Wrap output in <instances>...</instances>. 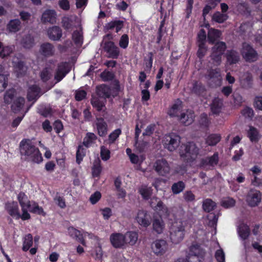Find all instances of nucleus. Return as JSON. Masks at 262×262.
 Returning <instances> with one entry per match:
<instances>
[{
    "label": "nucleus",
    "instance_id": "obj_1",
    "mask_svg": "<svg viewBox=\"0 0 262 262\" xmlns=\"http://www.w3.org/2000/svg\"><path fill=\"white\" fill-rule=\"evenodd\" d=\"M186 225L187 220L184 216L177 218L172 223L169 229V238L172 244L178 245L184 239Z\"/></svg>",
    "mask_w": 262,
    "mask_h": 262
},
{
    "label": "nucleus",
    "instance_id": "obj_2",
    "mask_svg": "<svg viewBox=\"0 0 262 262\" xmlns=\"http://www.w3.org/2000/svg\"><path fill=\"white\" fill-rule=\"evenodd\" d=\"M20 151L22 155L26 156L28 161L39 163L42 161L41 154L38 149L29 139H24L20 143Z\"/></svg>",
    "mask_w": 262,
    "mask_h": 262
},
{
    "label": "nucleus",
    "instance_id": "obj_3",
    "mask_svg": "<svg viewBox=\"0 0 262 262\" xmlns=\"http://www.w3.org/2000/svg\"><path fill=\"white\" fill-rule=\"evenodd\" d=\"M199 153V148L193 142L182 144L179 149V155L181 159L187 162L194 160Z\"/></svg>",
    "mask_w": 262,
    "mask_h": 262
},
{
    "label": "nucleus",
    "instance_id": "obj_4",
    "mask_svg": "<svg viewBox=\"0 0 262 262\" xmlns=\"http://www.w3.org/2000/svg\"><path fill=\"white\" fill-rule=\"evenodd\" d=\"M226 48V43L223 41L217 42L212 48L210 57L214 64L219 66L221 64L222 56Z\"/></svg>",
    "mask_w": 262,
    "mask_h": 262
},
{
    "label": "nucleus",
    "instance_id": "obj_5",
    "mask_svg": "<svg viewBox=\"0 0 262 262\" xmlns=\"http://www.w3.org/2000/svg\"><path fill=\"white\" fill-rule=\"evenodd\" d=\"M241 53L243 58L248 62H254L258 58L257 52L249 44L246 42L243 43Z\"/></svg>",
    "mask_w": 262,
    "mask_h": 262
},
{
    "label": "nucleus",
    "instance_id": "obj_6",
    "mask_svg": "<svg viewBox=\"0 0 262 262\" xmlns=\"http://www.w3.org/2000/svg\"><path fill=\"white\" fill-rule=\"evenodd\" d=\"M262 194L256 189H251L246 196V202L251 207L258 206L261 201Z\"/></svg>",
    "mask_w": 262,
    "mask_h": 262
},
{
    "label": "nucleus",
    "instance_id": "obj_7",
    "mask_svg": "<svg viewBox=\"0 0 262 262\" xmlns=\"http://www.w3.org/2000/svg\"><path fill=\"white\" fill-rule=\"evenodd\" d=\"M181 142V138L175 134H170L165 137V146L170 151L175 150L179 146Z\"/></svg>",
    "mask_w": 262,
    "mask_h": 262
},
{
    "label": "nucleus",
    "instance_id": "obj_8",
    "mask_svg": "<svg viewBox=\"0 0 262 262\" xmlns=\"http://www.w3.org/2000/svg\"><path fill=\"white\" fill-rule=\"evenodd\" d=\"M103 49L108 54V57L113 59H117L120 54L119 48L113 41H105L103 45Z\"/></svg>",
    "mask_w": 262,
    "mask_h": 262
},
{
    "label": "nucleus",
    "instance_id": "obj_9",
    "mask_svg": "<svg viewBox=\"0 0 262 262\" xmlns=\"http://www.w3.org/2000/svg\"><path fill=\"white\" fill-rule=\"evenodd\" d=\"M155 170L159 174L165 176L168 173L170 170V167L167 161L163 159L157 160L154 164Z\"/></svg>",
    "mask_w": 262,
    "mask_h": 262
},
{
    "label": "nucleus",
    "instance_id": "obj_10",
    "mask_svg": "<svg viewBox=\"0 0 262 262\" xmlns=\"http://www.w3.org/2000/svg\"><path fill=\"white\" fill-rule=\"evenodd\" d=\"M168 245L164 239L157 240L153 243L152 249L157 255H162L168 250Z\"/></svg>",
    "mask_w": 262,
    "mask_h": 262
},
{
    "label": "nucleus",
    "instance_id": "obj_11",
    "mask_svg": "<svg viewBox=\"0 0 262 262\" xmlns=\"http://www.w3.org/2000/svg\"><path fill=\"white\" fill-rule=\"evenodd\" d=\"M110 241L113 246L116 248L125 247L124 234L120 233H114L110 235Z\"/></svg>",
    "mask_w": 262,
    "mask_h": 262
},
{
    "label": "nucleus",
    "instance_id": "obj_12",
    "mask_svg": "<svg viewBox=\"0 0 262 262\" xmlns=\"http://www.w3.org/2000/svg\"><path fill=\"white\" fill-rule=\"evenodd\" d=\"M68 233L70 236L75 238L77 241L80 242L83 246H85V243L83 239L84 237L88 236L89 238L93 237V235L88 232L84 233V235L80 234V232L78 230L74 228L73 227H70L68 229Z\"/></svg>",
    "mask_w": 262,
    "mask_h": 262
},
{
    "label": "nucleus",
    "instance_id": "obj_13",
    "mask_svg": "<svg viewBox=\"0 0 262 262\" xmlns=\"http://www.w3.org/2000/svg\"><path fill=\"white\" fill-rule=\"evenodd\" d=\"M69 71L70 70L68 63H61L59 64L54 75V79L56 81V82H58L61 80Z\"/></svg>",
    "mask_w": 262,
    "mask_h": 262
},
{
    "label": "nucleus",
    "instance_id": "obj_14",
    "mask_svg": "<svg viewBox=\"0 0 262 262\" xmlns=\"http://www.w3.org/2000/svg\"><path fill=\"white\" fill-rule=\"evenodd\" d=\"M135 219L138 224L143 227H146L150 224V217L145 210H139Z\"/></svg>",
    "mask_w": 262,
    "mask_h": 262
},
{
    "label": "nucleus",
    "instance_id": "obj_15",
    "mask_svg": "<svg viewBox=\"0 0 262 262\" xmlns=\"http://www.w3.org/2000/svg\"><path fill=\"white\" fill-rule=\"evenodd\" d=\"M14 72L17 77H20L25 74L27 72V67L24 62L18 60V59H14L12 61Z\"/></svg>",
    "mask_w": 262,
    "mask_h": 262
},
{
    "label": "nucleus",
    "instance_id": "obj_16",
    "mask_svg": "<svg viewBox=\"0 0 262 262\" xmlns=\"http://www.w3.org/2000/svg\"><path fill=\"white\" fill-rule=\"evenodd\" d=\"M78 23V19L75 15L64 16L62 18L61 21L62 27L66 30L72 29Z\"/></svg>",
    "mask_w": 262,
    "mask_h": 262
},
{
    "label": "nucleus",
    "instance_id": "obj_17",
    "mask_svg": "<svg viewBox=\"0 0 262 262\" xmlns=\"http://www.w3.org/2000/svg\"><path fill=\"white\" fill-rule=\"evenodd\" d=\"M241 86L245 89H249L252 88L253 80L252 75L246 72L243 74L239 78Z\"/></svg>",
    "mask_w": 262,
    "mask_h": 262
},
{
    "label": "nucleus",
    "instance_id": "obj_18",
    "mask_svg": "<svg viewBox=\"0 0 262 262\" xmlns=\"http://www.w3.org/2000/svg\"><path fill=\"white\" fill-rule=\"evenodd\" d=\"M55 65L53 64H47L40 72V78L43 82H46L51 78L53 75V69Z\"/></svg>",
    "mask_w": 262,
    "mask_h": 262
},
{
    "label": "nucleus",
    "instance_id": "obj_19",
    "mask_svg": "<svg viewBox=\"0 0 262 262\" xmlns=\"http://www.w3.org/2000/svg\"><path fill=\"white\" fill-rule=\"evenodd\" d=\"M56 12L54 10H45L41 16V20L43 23L54 24L56 21Z\"/></svg>",
    "mask_w": 262,
    "mask_h": 262
},
{
    "label": "nucleus",
    "instance_id": "obj_20",
    "mask_svg": "<svg viewBox=\"0 0 262 262\" xmlns=\"http://www.w3.org/2000/svg\"><path fill=\"white\" fill-rule=\"evenodd\" d=\"M106 102V99L98 97H93L91 99L92 106L99 112H104L105 111Z\"/></svg>",
    "mask_w": 262,
    "mask_h": 262
},
{
    "label": "nucleus",
    "instance_id": "obj_21",
    "mask_svg": "<svg viewBox=\"0 0 262 262\" xmlns=\"http://www.w3.org/2000/svg\"><path fill=\"white\" fill-rule=\"evenodd\" d=\"M40 89L36 85L29 87L27 97L29 101H36L40 96Z\"/></svg>",
    "mask_w": 262,
    "mask_h": 262
},
{
    "label": "nucleus",
    "instance_id": "obj_22",
    "mask_svg": "<svg viewBox=\"0 0 262 262\" xmlns=\"http://www.w3.org/2000/svg\"><path fill=\"white\" fill-rule=\"evenodd\" d=\"M153 230L158 234L162 233L165 229V223L161 216H154L152 222Z\"/></svg>",
    "mask_w": 262,
    "mask_h": 262
},
{
    "label": "nucleus",
    "instance_id": "obj_23",
    "mask_svg": "<svg viewBox=\"0 0 262 262\" xmlns=\"http://www.w3.org/2000/svg\"><path fill=\"white\" fill-rule=\"evenodd\" d=\"M47 33L49 38L53 40H58L62 36V30L57 26L49 28Z\"/></svg>",
    "mask_w": 262,
    "mask_h": 262
},
{
    "label": "nucleus",
    "instance_id": "obj_24",
    "mask_svg": "<svg viewBox=\"0 0 262 262\" xmlns=\"http://www.w3.org/2000/svg\"><path fill=\"white\" fill-rule=\"evenodd\" d=\"M6 208L7 211L11 216L17 220L20 219V214L16 202H13L7 204Z\"/></svg>",
    "mask_w": 262,
    "mask_h": 262
},
{
    "label": "nucleus",
    "instance_id": "obj_25",
    "mask_svg": "<svg viewBox=\"0 0 262 262\" xmlns=\"http://www.w3.org/2000/svg\"><path fill=\"white\" fill-rule=\"evenodd\" d=\"M194 118V113L192 111L188 110L186 113H182L179 118L180 121L185 125L191 124Z\"/></svg>",
    "mask_w": 262,
    "mask_h": 262
},
{
    "label": "nucleus",
    "instance_id": "obj_26",
    "mask_svg": "<svg viewBox=\"0 0 262 262\" xmlns=\"http://www.w3.org/2000/svg\"><path fill=\"white\" fill-rule=\"evenodd\" d=\"M39 51L45 56H51L54 54L55 49L51 43L45 42L40 46Z\"/></svg>",
    "mask_w": 262,
    "mask_h": 262
},
{
    "label": "nucleus",
    "instance_id": "obj_27",
    "mask_svg": "<svg viewBox=\"0 0 262 262\" xmlns=\"http://www.w3.org/2000/svg\"><path fill=\"white\" fill-rule=\"evenodd\" d=\"M96 93L99 97L106 99L111 96V90L109 86L102 84L97 86Z\"/></svg>",
    "mask_w": 262,
    "mask_h": 262
},
{
    "label": "nucleus",
    "instance_id": "obj_28",
    "mask_svg": "<svg viewBox=\"0 0 262 262\" xmlns=\"http://www.w3.org/2000/svg\"><path fill=\"white\" fill-rule=\"evenodd\" d=\"M125 246L129 245L133 246L136 243L138 238V233L134 231H128L124 234Z\"/></svg>",
    "mask_w": 262,
    "mask_h": 262
},
{
    "label": "nucleus",
    "instance_id": "obj_29",
    "mask_svg": "<svg viewBox=\"0 0 262 262\" xmlns=\"http://www.w3.org/2000/svg\"><path fill=\"white\" fill-rule=\"evenodd\" d=\"M96 124L98 135L101 137L105 136L107 134V125L103 119H97Z\"/></svg>",
    "mask_w": 262,
    "mask_h": 262
},
{
    "label": "nucleus",
    "instance_id": "obj_30",
    "mask_svg": "<svg viewBox=\"0 0 262 262\" xmlns=\"http://www.w3.org/2000/svg\"><path fill=\"white\" fill-rule=\"evenodd\" d=\"M191 253V258L198 256L199 258H203L205 254V251L198 245H193L190 247V252Z\"/></svg>",
    "mask_w": 262,
    "mask_h": 262
},
{
    "label": "nucleus",
    "instance_id": "obj_31",
    "mask_svg": "<svg viewBox=\"0 0 262 262\" xmlns=\"http://www.w3.org/2000/svg\"><path fill=\"white\" fill-rule=\"evenodd\" d=\"M221 32L215 29H210L208 32V39L210 43L213 44L221 35Z\"/></svg>",
    "mask_w": 262,
    "mask_h": 262
},
{
    "label": "nucleus",
    "instance_id": "obj_32",
    "mask_svg": "<svg viewBox=\"0 0 262 262\" xmlns=\"http://www.w3.org/2000/svg\"><path fill=\"white\" fill-rule=\"evenodd\" d=\"M182 101L179 99H177L169 111V115L170 116L178 117L179 114L182 108Z\"/></svg>",
    "mask_w": 262,
    "mask_h": 262
},
{
    "label": "nucleus",
    "instance_id": "obj_33",
    "mask_svg": "<svg viewBox=\"0 0 262 262\" xmlns=\"http://www.w3.org/2000/svg\"><path fill=\"white\" fill-rule=\"evenodd\" d=\"M211 110L213 114H219L223 106V101L219 98H214L211 104Z\"/></svg>",
    "mask_w": 262,
    "mask_h": 262
},
{
    "label": "nucleus",
    "instance_id": "obj_34",
    "mask_svg": "<svg viewBox=\"0 0 262 262\" xmlns=\"http://www.w3.org/2000/svg\"><path fill=\"white\" fill-rule=\"evenodd\" d=\"M72 39L77 47H80L83 43V32L81 30L75 31L72 34Z\"/></svg>",
    "mask_w": 262,
    "mask_h": 262
},
{
    "label": "nucleus",
    "instance_id": "obj_35",
    "mask_svg": "<svg viewBox=\"0 0 262 262\" xmlns=\"http://www.w3.org/2000/svg\"><path fill=\"white\" fill-rule=\"evenodd\" d=\"M227 59L230 64L237 63L239 60L238 53L234 50L228 51L227 53Z\"/></svg>",
    "mask_w": 262,
    "mask_h": 262
},
{
    "label": "nucleus",
    "instance_id": "obj_36",
    "mask_svg": "<svg viewBox=\"0 0 262 262\" xmlns=\"http://www.w3.org/2000/svg\"><path fill=\"white\" fill-rule=\"evenodd\" d=\"M97 138V136L94 133H88L83 139V144L85 146L88 147L94 143Z\"/></svg>",
    "mask_w": 262,
    "mask_h": 262
},
{
    "label": "nucleus",
    "instance_id": "obj_37",
    "mask_svg": "<svg viewBox=\"0 0 262 262\" xmlns=\"http://www.w3.org/2000/svg\"><path fill=\"white\" fill-rule=\"evenodd\" d=\"M25 100L23 97H18L13 102L12 105V109L14 112L17 113L20 111L24 106Z\"/></svg>",
    "mask_w": 262,
    "mask_h": 262
},
{
    "label": "nucleus",
    "instance_id": "obj_38",
    "mask_svg": "<svg viewBox=\"0 0 262 262\" xmlns=\"http://www.w3.org/2000/svg\"><path fill=\"white\" fill-rule=\"evenodd\" d=\"M221 137L219 134H211L206 139V143L209 146H214L221 140Z\"/></svg>",
    "mask_w": 262,
    "mask_h": 262
},
{
    "label": "nucleus",
    "instance_id": "obj_39",
    "mask_svg": "<svg viewBox=\"0 0 262 262\" xmlns=\"http://www.w3.org/2000/svg\"><path fill=\"white\" fill-rule=\"evenodd\" d=\"M17 199L21 208L30 207V202L28 200L27 196L24 192H20L18 194Z\"/></svg>",
    "mask_w": 262,
    "mask_h": 262
},
{
    "label": "nucleus",
    "instance_id": "obj_40",
    "mask_svg": "<svg viewBox=\"0 0 262 262\" xmlns=\"http://www.w3.org/2000/svg\"><path fill=\"white\" fill-rule=\"evenodd\" d=\"M238 234L243 239L247 238L250 234V229L249 227L245 224H241L239 226Z\"/></svg>",
    "mask_w": 262,
    "mask_h": 262
},
{
    "label": "nucleus",
    "instance_id": "obj_41",
    "mask_svg": "<svg viewBox=\"0 0 262 262\" xmlns=\"http://www.w3.org/2000/svg\"><path fill=\"white\" fill-rule=\"evenodd\" d=\"M33 245V236L31 234H27L23 239V250L28 251Z\"/></svg>",
    "mask_w": 262,
    "mask_h": 262
},
{
    "label": "nucleus",
    "instance_id": "obj_42",
    "mask_svg": "<svg viewBox=\"0 0 262 262\" xmlns=\"http://www.w3.org/2000/svg\"><path fill=\"white\" fill-rule=\"evenodd\" d=\"M8 29L10 32H16L20 29V21L18 19L11 20L8 25Z\"/></svg>",
    "mask_w": 262,
    "mask_h": 262
},
{
    "label": "nucleus",
    "instance_id": "obj_43",
    "mask_svg": "<svg viewBox=\"0 0 262 262\" xmlns=\"http://www.w3.org/2000/svg\"><path fill=\"white\" fill-rule=\"evenodd\" d=\"M248 136L252 142H256L259 139V135L256 128L250 126L248 132Z\"/></svg>",
    "mask_w": 262,
    "mask_h": 262
},
{
    "label": "nucleus",
    "instance_id": "obj_44",
    "mask_svg": "<svg viewBox=\"0 0 262 262\" xmlns=\"http://www.w3.org/2000/svg\"><path fill=\"white\" fill-rule=\"evenodd\" d=\"M219 161L218 154L215 153L211 157L206 158L203 160V164L210 166H214L217 164Z\"/></svg>",
    "mask_w": 262,
    "mask_h": 262
},
{
    "label": "nucleus",
    "instance_id": "obj_45",
    "mask_svg": "<svg viewBox=\"0 0 262 262\" xmlns=\"http://www.w3.org/2000/svg\"><path fill=\"white\" fill-rule=\"evenodd\" d=\"M215 206V203L211 199H207L203 201V208L206 212H209L212 211Z\"/></svg>",
    "mask_w": 262,
    "mask_h": 262
},
{
    "label": "nucleus",
    "instance_id": "obj_46",
    "mask_svg": "<svg viewBox=\"0 0 262 262\" xmlns=\"http://www.w3.org/2000/svg\"><path fill=\"white\" fill-rule=\"evenodd\" d=\"M228 18V16L227 14L221 13L220 12H216L214 13L212 18V20L218 23H222L226 20Z\"/></svg>",
    "mask_w": 262,
    "mask_h": 262
},
{
    "label": "nucleus",
    "instance_id": "obj_47",
    "mask_svg": "<svg viewBox=\"0 0 262 262\" xmlns=\"http://www.w3.org/2000/svg\"><path fill=\"white\" fill-rule=\"evenodd\" d=\"M139 193L143 199L148 200L152 193V190L151 187L142 186L139 189Z\"/></svg>",
    "mask_w": 262,
    "mask_h": 262
},
{
    "label": "nucleus",
    "instance_id": "obj_48",
    "mask_svg": "<svg viewBox=\"0 0 262 262\" xmlns=\"http://www.w3.org/2000/svg\"><path fill=\"white\" fill-rule=\"evenodd\" d=\"M21 43L24 48L30 49L34 45V39L30 35H27L23 38Z\"/></svg>",
    "mask_w": 262,
    "mask_h": 262
},
{
    "label": "nucleus",
    "instance_id": "obj_49",
    "mask_svg": "<svg viewBox=\"0 0 262 262\" xmlns=\"http://www.w3.org/2000/svg\"><path fill=\"white\" fill-rule=\"evenodd\" d=\"M102 170L100 165V161L99 160H95L93 163L92 167V174L93 177H97L99 176Z\"/></svg>",
    "mask_w": 262,
    "mask_h": 262
},
{
    "label": "nucleus",
    "instance_id": "obj_50",
    "mask_svg": "<svg viewBox=\"0 0 262 262\" xmlns=\"http://www.w3.org/2000/svg\"><path fill=\"white\" fill-rule=\"evenodd\" d=\"M185 188V184L182 181H179L174 183L171 186V189L173 193L178 194L182 192Z\"/></svg>",
    "mask_w": 262,
    "mask_h": 262
},
{
    "label": "nucleus",
    "instance_id": "obj_51",
    "mask_svg": "<svg viewBox=\"0 0 262 262\" xmlns=\"http://www.w3.org/2000/svg\"><path fill=\"white\" fill-rule=\"evenodd\" d=\"M237 9L240 13L245 15H248L250 13L248 4L245 3H239L237 6Z\"/></svg>",
    "mask_w": 262,
    "mask_h": 262
},
{
    "label": "nucleus",
    "instance_id": "obj_52",
    "mask_svg": "<svg viewBox=\"0 0 262 262\" xmlns=\"http://www.w3.org/2000/svg\"><path fill=\"white\" fill-rule=\"evenodd\" d=\"M208 77L212 81L215 82H220L221 80V75L219 70H212L210 71L208 74Z\"/></svg>",
    "mask_w": 262,
    "mask_h": 262
},
{
    "label": "nucleus",
    "instance_id": "obj_53",
    "mask_svg": "<svg viewBox=\"0 0 262 262\" xmlns=\"http://www.w3.org/2000/svg\"><path fill=\"white\" fill-rule=\"evenodd\" d=\"M241 113L246 118L251 120L254 116V111L251 107L246 106L243 108Z\"/></svg>",
    "mask_w": 262,
    "mask_h": 262
},
{
    "label": "nucleus",
    "instance_id": "obj_54",
    "mask_svg": "<svg viewBox=\"0 0 262 262\" xmlns=\"http://www.w3.org/2000/svg\"><path fill=\"white\" fill-rule=\"evenodd\" d=\"M192 91L197 95H202L205 91V88L200 82H195L193 84Z\"/></svg>",
    "mask_w": 262,
    "mask_h": 262
},
{
    "label": "nucleus",
    "instance_id": "obj_55",
    "mask_svg": "<svg viewBox=\"0 0 262 262\" xmlns=\"http://www.w3.org/2000/svg\"><path fill=\"white\" fill-rule=\"evenodd\" d=\"M154 209L157 211L163 210V211L165 212V215L167 216H169V215L168 208L164 205L163 202L159 199L158 200L157 204L155 205V208H154Z\"/></svg>",
    "mask_w": 262,
    "mask_h": 262
},
{
    "label": "nucleus",
    "instance_id": "obj_56",
    "mask_svg": "<svg viewBox=\"0 0 262 262\" xmlns=\"http://www.w3.org/2000/svg\"><path fill=\"white\" fill-rule=\"evenodd\" d=\"M235 203V200L231 198H226L221 202V205L225 208H230L234 206Z\"/></svg>",
    "mask_w": 262,
    "mask_h": 262
},
{
    "label": "nucleus",
    "instance_id": "obj_57",
    "mask_svg": "<svg viewBox=\"0 0 262 262\" xmlns=\"http://www.w3.org/2000/svg\"><path fill=\"white\" fill-rule=\"evenodd\" d=\"M121 133V130L120 128L116 129L111 133L108 136L109 143L111 144L114 143V141L119 137Z\"/></svg>",
    "mask_w": 262,
    "mask_h": 262
},
{
    "label": "nucleus",
    "instance_id": "obj_58",
    "mask_svg": "<svg viewBox=\"0 0 262 262\" xmlns=\"http://www.w3.org/2000/svg\"><path fill=\"white\" fill-rule=\"evenodd\" d=\"M206 34L205 31L202 29L198 34V45H205Z\"/></svg>",
    "mask_w": 262,
    "mask_h": 262
},
{
    "label": "nucleus",
    "instance_id": "obj_59",
    "mask_svg": "<svg viewBox=\"0 0 262 262\" xmlns=\"http://www.w3.org/2000/svg\"><path fill=\"white\" fill-rule=\"evenodd\" d=\"M14 96V91L13 90H9V91H7L4 97L5 103L6 104L11 103Z\"/></svg>",
    "mask_w": 262,
    "mask_h": 262
},
{
    "label": "nucleus",
    "instance_id": "obj_60",
    "mask_svg": "<svg viewBox=\"0 0 262 262\" xmlns=\"http://www.w3.org/2000/svg\"><path fill=\"white\" fill-rule=\"evenodd\" d=\"M85 156V151L82 146H79L76 153V161L79 164Z\"/></svg>",
    "mask_w": 262,
    "mask_h": 262
},
{
    "label": "nucleus",
    "instance_id": "obj_61",
    "mask_svg": "<svg viewBox=\"0 0 262 262\" xmlns=\"http://www.w3.org/2000/svg\"><path fill=\"white\" fill-rule=\"evenodd\" d=\"M129 40L128 37L126 34H123L119 42V45L122 49H126L128 45Z\"/></svg>",
    "mask_w": 262,
    "mask_h": 262
},
{
    "label": "nucleus",
    "instance_id": "obj_62",
    "mask_svg": "<svg viewBox=\"0 0 262 262\" xmlns=\"http://www.w3.org/2000/svg\"><path fill=\"white\" fill-rule=\"evenodd\" d=\"M143 156H138L135 154L130 155L129 159L130 162L133 164H141L144 160Z\"/></svg>",
    "mask_w": 262,
    "mask_h": 262
},
{
    "label": "nucleus",
    "instance_id": "obj_63",
    "mask_svg": "<svg viewBox=\"0 0 262 262\" xmlns=\"http://www.w3.org/2000/svg\"><path fill=\"white\" fill-rule=\"evenodd\" d=\"M100 156L103 160L106 161L110 158V151L105 146H102L101 147Z\"/></svg>",
    "mask_w": 262,
    "mask_h": 262
},
{
    "label": "nucleus",
    "instance_id": "obj_64",
    "mask_svg": "<svg viewBox=\"0 0 262 262\" xmlns=\"http://www.w3.org/2000/svg\"><path fill=\"white\" fill-rule=\"evenodd\" d=\"M54 201L56 205H57L61 208H64L66 207L65 200L63 197L59 195H56L54 199Z\"/></svg>",
    "mask_w": 262,
    "mask_h": 262
}]
</instances>
